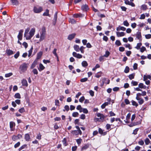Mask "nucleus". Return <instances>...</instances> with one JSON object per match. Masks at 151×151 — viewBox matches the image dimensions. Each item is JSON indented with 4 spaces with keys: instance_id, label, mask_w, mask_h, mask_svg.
I'll list each match as a JSON object with an SVG mask.
<instances>
[{
    "instance_id": "1",
    "label": "nucleus",
    "mask_w": 151,
    "mask_h": 151,
    "mask_svg": "<svg viewBox=\"0 0 151 151\" xmlns=\"http://www.w3.org/2000/svg\"><path fill=\"white\" fill-rule=\"evenodd\" d=\"M29 28H27L25 30L24 34V37H26V39L27 40H30L34 35L35 32V30L34 29H31L30 32H29V36L27 35L28 34V33L29 31Z\"/></svg>"
},
{
    "instance_id": "2",
    "label": "nucleus",
    "mask_w": 151,
    "mask_h": 151,
    "mask_svg": "<svg viewBox=\"0 0 151 151\" xmlns=\"http://www.w3.org/2000/svg\"><path fill=\"white\" fill-rule=\"evenodd\" d=\"M40 41L41 42L43 40L45 37L46 29L45 27H43L42 31L40 32Z\"/></svg>"
},
{
    "instance_id": "3",
    "label": "nucleus",
    "mask_w": 151,
    "mask_h": 151,
    "mask_svg": "<svg viewBox=\"0 0 151 151\" xmlns=\"http://www.w3.org/2000/svg\"><path fill=\"white\" fill-rule=\"evenodd\" d=\"M97 116L99 118H95L94 120L95 122H103L105 118V116L103 114H97Z\"/></svg>"
},
{
    "instance_id": "4",
    "label": "nucleus",
    "mask_w": 151,
    "mask_h": 151,
    "mask_svg": "<svg viewBox=\"0 0 151 151\" xmlns=\"http://www.w3.org/2000/svg\"><path fill=\"white\" fill-rule=\"evenodd\" d=\"M27 65L25 63L21 64L19 67V70L22 72H24L27 69Z\"/></svg>"
},
{
    "instance_id": "5",
    "label": "nucleus",
    "mask_w": 151,
    "mask_h": 151,
    "mask_svg": "<svg viewBox=\"0 0 151 151\" xmlns=\"http://www.w3.org/2000/svg\"><path fill=\"white\" fill-rule=\"evenodd\" d=\"M76 109H77L79 110L80 112H83L84 113H87L88 112L87 109L82 108L80 105L78 106Z\"/></svg>"
},
{
    "instance_id": "6",
    "label": "nucleus",
    "mask_w": 151,
    "mask_h": 151,
    "mask_svg": "<svg viewBox=\"0 0 151 151\" xmlns=\"http://www.w3.org/2000/svg\"><path fill=\"white\" fill-rule=\"evenodd\" d=\"M42 11V8L41 7H37L34 6L33 9L34 12L36 13H38L41 12Z\"/></svg>"
},
{
    "instance_id": "7",
    "label": "nucleus",
    "mask_w": 151,
    "mask_h": 151,
    "mask_svg": "<svg viewBox=\"0 0 151 151\" xmlns=\"http://www.w3.org/2000/svg\"><path fill=\"white\" fill-rule=\"evenodd\" d=\"M9 126L11 131H14L15 128H13V127H14L15 126V123L13 122H10L9 123Z\"/></svg>"
},
{
    "instance_id": "8",
    "label": "nucleus",
    "mask_w": 151,
    "mask_h": 151,
    "mask_svg": "<svg viewBox=\"0 0 151 151\" xmlns=\"http://www.w3.org/2000/svg\"><path fill=\"white\" fill-rule=\"evenodd\" d=\"M72 55L73 56L78 58L80 59L82 58V55L79 54L75 52H73Z\"/></svg>"
},
{
    "instance_id": "9",
    "label": "nucleus",
    "mask_w": 151,
    "mask_h": 151,
    "mask_svg": "<svg viewBox=\"0 0 151 151\" xmlns=\"http://www.w3.org/2000/svg\"><path fill=\"white\" fill-rule=\"evenodd\" d=\"M98 132L100 134L103 136H104L107 134L106 132H104L103 130L101 128H99Z\"/></svg>"
},
{
    "instance_id": "10",
    "label": "nucleus",
    "mask_w": 151,
    "mask_h": 151,
    "mask_svg": "<svg viewBox=\"0 0 151 151\" xmlns=\"http://www.w3.org/2000/svg\"><path fill=\"white\" fill-rule=\"evenodd\" d=\"M24 139L27 141H29L30 140L31 138L29 134L27 133L25 134Z\"/></svg>"
},
{
    "instance_id": "11",
    "label": "nucleus",
    "mask_w": 151,
    "mask_h": 151,
    "mask_svg": "<svg viewBox=\"0 0 151 151\" xmlns=\"http://www.w3.org/2000/svg\"><path fill=\"white\" fill-rule=\"evenodd\" d=\"M131 114H127V115L126 117V120H124L125 122L127 123H129L130 122L129 120L130 118Z\"/></svg>"
},
{
    "instance_id": "12",
    "label": "nucleus",
    "mask_w": 151,
    "mask_h": 151,
    "mask_svg": "<svg viewBox=\"0 0 151 151\" xmlns=\"http://www.w3.org/2000/svg\"><path fill=\"white\" fill-rule=\"evenodd\" d=\"M76 35V34L73 33L69 35L68 37V39L69 40H71L73 39Z\"/></svg>"
},
{
    "instance_id": "13",
    "label": "nucleus",
    "mask_w": 151,
    "mask_h": 151,
    "mask_svg": "<svg viewBox=\"0 0 151 151\" xmlns=\"http://www.w3.org/2000/svg\"><path fill=\"white\" fill-rule=\"evenodd\" d=\"M22 83L23 86H24L26 87L28 86V83L27 81L25 79H23L22 81Z\"/></svg>"
},
{
    "instance_id": "14",
    "label": "nucleus",
    "mask_w": 151,
    "mask_h": 151,
    "mask_svg": "<svg viewBox=\"0 0 151 151\" xmlns=\"http://www.w3.org/2000/svg\"><path fill=\"white\" fill-rule=\"evenodd\" d=\"M136 99L137 100H138V103L139 104H142L143 103L144 100L143 99L141 98H140L138 96H136Z\"/></svg>"
},
{
    "instance_id": "15",
    "label": "nucleus",
    "mask_w": 151,
    "mask_h": 151,
    "mask_svg": "<svg viewBox=\"0 0 151 151\" xmlns=\"http://www.w3.org/2000/svg\"><path fill=\"white\" fill-rule=\"evenodd\" d=\"M57 14L58 12H56L54 15V17L53 24L54 25H55V24H56L57 20Z\"/></svg>"
},
{
    "instance_id": "16",
    "label": "nucleus",
    "mask_w": 151,
    "mask_h": 151,
    "mask_svg": "<svg viewBox=\"0 0 151 151\" xmlns=\"http://www.w3.org/2000/svg\"><path fill=\"white\" fill-rule=\"evenodd\" d=\"M116 34L118 37H122L124 36L125 35L124 33L123 32H116Z\"/></svg>"
},
{
    "instance_id": "17",
    "label": "nucleus",
    "mask_w": 151,
    "mask_h": 151,
    "mask_svg": "<svg viewBox=\"0 0 151 151\" xmlns=\"http://www.w3.org/2000/svg\"><path fill=\"white\" fill-rule=\"evenodd\" d=\"M88 9V6L86 4L83 5L81 7L82 9L84 11H87Z\"/></svg>"
},
{
    "instance_id": "18",
    "label": "nucleus",
    "mask_w": 151,
    "mask_h": 151,
    "mask_svg": "<svg viewBox=\"0 0 151 151\" xmlns=\"http://www.w3.org/2000/svg\"><path fill=\"white\" fill-rule=\"evenodd\" d=\"M147 79H151V76L150 75H144L143 76V80L146 81Z\"/></svg>"
},
{
    "instance_id": "19",
    "label": "nucleus",
    "mask_w": 151,
    "mask_h": 151,
    "mask_svg": "<svg viewBox=\"0 0 151 151\" xmlns=\"http://www.w3.org/2000/svg\"><path fill=\"white\" fill-rule=\"evenodd\" d=\"M6 53L8 55H10L14 53L13 51L10 49L6 50Z\"/></svg>"
},
{
    "instance_id": "20",
    "label": "nucleus",
    "mask_w": 151,
    "mask_h": 151,
    "mask_svg": "<svg viewBox=\"0 0 151 151\" xmlns=\"http://www.w3.org/2000/svg\"><path fill=\"white\" fill-rule=\"evenodd\" d=\"M89 144H85L82 147V148L81 149V150L82 151L83 150H86L89 147Z\"/></svg>"
},
{
    "instance_id": "21",
    "label": "nucleus",
    "mask_w": 151,
    "mask_h": 151,
    "mask_svg": "<svg viewBox=\"0 0 151 151\" xmlns=\"http://www.w3.org/2000/svg\"><path fill=\"white\" fill-rule=\"evenodd\" d=\"M126 29L125 27H121L119 26L118 27L116 28V30L117 31L121 30L123 31L125 30Z\"/></svg>"
},
{
    "instance_id": "22",
    "label": "nucleus",
    "mask_w": 151,
    "mask_h": 151,
    "mask_svg": "<svg viewBox=\"0 0 151 151\" xmlns=\"http://www.w3.org/2000/svg\"><path fill=\"white\" fill-rule=\"evenodd\" d=\"M45 68V67L43 66V65L41 63H40L39 65V68H38V69L39 71H41L43 70Z\"/></svg>"
},
{
    "instance_id": "23",
    "label": "nucleus",
    "mask_w": 151,
    "mask_h": 151,
    "mask_svg": "<svg viewBox=\"0 0 151 151\" xmlns=\"http://www.w3.org/2000/svg\"><path fill=\"white\" fill-rule=\"evenodd\" d=\"M74 50L76 52H78L80 51V47L78 45H75L73 46Z\"/></svg>"
},
{
    "instance_id": "24",
    "label": "nucleus",
    "mask_w": 151,
    "mask_h": 151,
    "mask_svg": "<svg viewBox=\"0 0 151 151\" xmlns=\"http://www.w3.org/2000/svg\"><path fill=\"white\" fill-rule=\"evenodd\" d=\"M141 33L140 32L138 31L136 33V37L138 39L140 40L141 38Z\"/></svg>"
},
{
    "instance_id": "25",
    "label": "nucleus",
    "mask_w": 151,
    "mask_h": 151,
    "mask_svg": "<svg viewBox=\"0 0 151 151\" xmlns=\"http://www.w3.org/2000/svg\"><path fill=\"white\" fill-rule=\"evenodd\" d=\"M13 5H17L18 4V1L17 0H10Z\"/></svg>"
},
{
    "instance_id": "26",
    "label": "nucleus",
    "mask_w": 151,
    "mask_h": 151,
    "mask_svg": "<svg viewBox=\"0 0 151 151\" xmlns=\"http://www.w3.org/2000/svg\"><path fill=\"white\" fill-rule=\"evenodd\" d=\"M42 54V52H40L38 53L37 55V58L36 59L37 60L40 59L41 58Z\"/></svg>"
},
{
    "instance_id": "27",
    "label": "nucleus",
    "mask_w": 151,
    "mask_h": 151,
    "mask_svg": "<svg viewBox=\"0 0 151 151\" xmlns=\"http://www.w3.org/2000/svg\"><path fill=\"white\" fill-rule=\"evenodd\" d=\"M63 145L64 146H67L68 145V143L67 142V141L65 138H64L62 141Z\"/></svg>"
},
{
    "instance_id": "28",
    "label": "nucleus",
    "mask_w": 151,
    "mask_h": 151,
    "mask_svg": "<svg viewBox=\"0 0 151 151\" xmlns=\"http://www.w3.org/2000/svg\"><path fill=\"white\" fill-rule=\"evenodd\" d=\"M88 64L86 61H83L82 63V65L83 67H86L88 66Z\"/></svg>"
},
{
    "instance_id": "29",
    "label": "nucleus",
    "mask_w": 151,
    "mask_h": 151,
    "mask_svg": "<svg viewBox=\"0 0 151 151\" xmlns=\"http://www.w3.org/2000/svg\"><path fill=\"white\" fill-rule=\"evenodd\" d=\"M69 22L72 24H74L76 22V21L74 19L71 18L69 19Z\"/></svg>"
},
{
    "instance_id": "30",
    "label": "nucleus",
    "mask_w": 151,
    "mask_h": 151,
    "mask_svg": "<svg viewBox=\"0 0 151 151\" xmlns=\"http://www.w3.org/2000/svg\"><path fill=\"white\" fill-rule=\"evenodd\" d=\"M102 73L101 71L99 72L96 74L95 76L96 78H99L101 76Z\"/></svg>"
},
{
    "instance_id": "31",
    "label": "nucleus",
    "mask_w": 151,
    "mask_h": 151,
    "mask_svg": "<svg viewBox=\"0 0 151 151\" xmlns=\"http://www.w3.org/2000/svg\"><path fill=\"white\" fill-rule=\"evenodd\" d=\"M71 133L73 135L76 136L78 135V131L77 130H72L71 131Z\"/></svg>"
},
{
    "instance_id": "32",
    "label": "nucleus",
    "mask_w": 151,
    "mask_h": 151,
    "mask_svg": "<svg viewBox=\"0 0 151 151\" xmlns=\"http://www.w3.org/2000/svg\"><path fill=\"white\" fill-rule=\"evenodd\" d=\"M49 10L47 9L46 11L44 13L43 15L44 16H49Z\"/></svg>"
},
{
    "instance_id": "33",
    "label": "nucleus",
    "mask_w": 151,
    "mask_h": 151,
    "mask_svg": "<svg viewBox=\"0 0 151 151\" xmlns=\"http://www.w3.org/2000/svg\"><path fill=\"white\" fill-rule=\"evenodd\" d=\"M146 86H144L143 84V83H139V87L141 88H145Z\"/></svg>"
},
{
    "instance_id": "34",
    "label": "nucleus",
    "mask_w": 151,
    "mask_h": 151,
    "mask_svg": "<svg viewBox=\"0 0 151 151\" xmlns=\"http://www.w3.org/2000/svg\"><path fill=\"white\" fill-rule=\"evenodd\" d=\"M27 145L26 144H24L22 145V146L20 147L19 149V151H21L22 149H24L26 147H27Z\"/></svg>"
},
{
    "instance_id": "35",
    "label": "nucleus",
    "mask_w": 151,
    "mask_h": 151,
    "mask_svg": "<svg viewBox=\"0 0 151 151\" xmlns=\"http://www.w3.org/2000/svg\"><path fill=\"white\" fill-rule=\"evenodd\" d=\"M115 44L117 46H119L121 45V43L120 40H116Z\"/></svg>"
},
{
    "instance_id": "36",
    "label": "nucleus",
    "mask_w": 151,
    "mask_h": 151,
    "mask_svg": "<svg viewBox=\"0 0 151 151\" xmlns=\"http://www.w3.org/2000/svg\"><path fill=\"white\" fill-rule=\"evenodd\" d=\"M142 44L141 43H138L137 46L135 47V48H136L137 50H139L140 48V47L142 46Z\"/></svg>"
},
{
    "instance_id": "37",
    "label": "nucleus",
    "mask_w": 151,
    "mask_h": 151,
    "mask_svg": "<svg viewBox=\"0 0 151 151\" xmlns=\"http://www.w3.org/2000/svg\"><path fill=\"white\" fill-rule=\"evenodd\" d=\"M145 144L146 145H148L150 142V141L149 139L147 138L145 139Z\"/></svg>"
},
{
    "instance_id": "38",
    "label": "nucleus",
    "mask_w": 151,
    "mask_h": 151,
    "mask_svg": "<svg viewBox=\"0 0 151 151\" xmlns=\"http://www.w3.org/2000/svg\"><path fill=\"white\" fill-rule=\"evenodd\" d=\"M135 74L134 73H132L129 75V78L130 80H132L134 78Z\"/></svg>"
},
{
    "instance_id": "39",
    "label": "nucleus",
    "mask_w": 151,
    "mask_h": 151,
    "mask_svg": "<svg viewBox=\"0 0 151 151\" xmlns=\"http://www.w3.org/2000/svg\"><path fill=\"white\" fill-rule=\"evenodd\" d=\"M129 68L127 66H126L124 70V72L126 73H127L129 72Z\"/></svg>"
},
{
    "instance_id": "40",
    "label": "nucleus",
    "mask_w": 151,
    "mask_h": 151,
    "mask_svg": "<svg viewBox=\"0 0 151 151\" xmlns=\"http://www.w3.org/2000/svg\"><path fill=\"white\" fill-rule=\"evenodd\" d=\"M14 97L15 98L17 99H20L21 98L20 94L19 93H16L15 94Z\"/></svg>"
},
{
    "instance_id": "41",
    "label": "nucleus",
    "mask_w": 151,
    "mask_h": 151,
    "mask_svg": "<svg viewBox=\"0 0 151 151\" xmlns=\"http://www.w3.org/2000/svg\"><path fill=\"white\" fill-rule=\"evenodd\" d=\"M139 128H137L135 129L134 130L132 134H134V135H136L137 134V132L139 130Z\"/></svg>"
},
{
    "instance_id": "42",
    "label": "nucleus",
    "mask_w": 151,
    "mask_h": 151,
    "mask_svg": "<svg viewBox=\"0 0 151 151\" xmlns=\"http://www.w3.org/2000/svg\"><path fill=\"white\" fill-rule=\"evenodd\" d=\"M110 54V53L108 51H106V52L105 54L104 55V56L106 58H107Z\"/></svg>"
},
{
    "instance_id": "43",
    "label": "nucleus",
    "mask_w": 151,
    "mask_h": 151,
    "mask_svg": "<svg viewBox=\"0 0 151 151\" xmlns=\"http://www.w3.org/2000/svg\"><path fill=\"white\" fill-rule=\"evenodd\" d=\"M85 47H83V46H81L80 48V51H81V52L83 53L84 52V49H85Z\"/></svg>"
},
{
    "instance_id": "44",
    "label": "nucleus",
    "mask_w": 151,
    "mask_h": 151,
    "mask_svg": "<svg viewBox=\"0 0 151 151\" xmlns=\"http://www.w3.org/2000/svg\"><path fill=\"white\" fill-rule=\"evenodd\" d=\"M19 55V52L18 51L14 55V56L15 58L17 59Z\"/></svg>"
},
{
    "instance_id": "45",
    "label": "nucleus",
    "mask_w": 151,
    "mask_h": 151,
    "mask_svg": "<svg viewBox=\"0 0 151 151\" xmlns=\"http://www.w3.org/2000/svg\"><path fill=\"white\" fill-rule=\"evenodd\" d=\"M17 136L16 135H13L12 137V139L13 141H15L18 139Z\"/></svg>"
},
{
    "instance_id": "46",
    "label": "nucleus",
    "mask_w": 151,
    "mask_h": 151,
    "mask_svg": "<svg viewBox=\"0 0 151 151\" xmlns=\"http://www.w3.org/2000/svg\"><path fill=\"white\" fill-rule=\"evenodd\" d=\"M141 8L143 10H146L147 9V6L145 4H143L142 5Z\"/></svg>"
},
{
    "instance_id": "47",
    "label": "nucleus",
    "mask_w": 151,
    "mask_h": 151,
    "mask_svg": "<svg viewBox=\"0 0 151 151\" xmlns=\"http://www.w3.org/2000/svg\"><path fill=\"white\" fill-rule=\"evenodd\" d=\"M20 145V142H18L17 143H16L15 145H14V147L15 148H17V147H19Z\"/></svg>"
},
{
    "instance_id": "48",
    "label": "nucleus",
    "mask_w": 151,
    "mask_h": 151,
    "mask_svg": "<svg viewBox=\"0 0 151 151\" xmlns=\"http://www.w3.org/2000/svg\"><path fill=\"white\" fill-rule=\"evenodd\" d=\"M22 34H20V33H19L17 37L19 40H21L22 38Z\"/></svg>"
},
{
    "instance_id": "49",
    "label": "nucleus",
    "mask_w": 151,
    "mask_h": 151,
    "mask_svg": "<svg viewBox=\"0 0 151 151\" xmlns=\"http://www.w3.org/2000/svg\"><path fill=\"white\" fill-rule=\"evenodd\" d=\"M12 73H6L5 74V77H9L11 76L12 75Z\"/></svg>"
},
{
    "instance_id": "50",
    "label": "nucleus",
    "mask_w": 151,
    "mask_h": 151,
    "mask_svg": "<svg viewBox=\"0 0 151 151\" xmlns=\"http://www.w3.org/2000/svg\"><path fill=\"white\" fill-rule=\"evenodd\" d=\"M85 100V97L84 96H82L79 99V101L80 102L82 103Z\"/></svg>"
},
{
    "instance_id": "51",
    "label": "nucleus",
    "mask_w": 151,
    "mask_h": 151,
    "mask_svg": "<svg viewBox=\"0 0 151 151\" xmlns=\"http://www.w3.org/2000/svg\"><path fill=\"white\" fill-rule=\"evenodd\" d=\"M88 80V78H82L81 79L80 81L82 82H84Z\"/></svg>"
},
{
    "instance_id": "52",
    "label": "nucleus",
    "mask_w": 151,
    "mask_h": 151,
    "mask_svg": "<svg viewBox=\"0 0 151 151\" xmlns=\"http://www.w3.org/2000/svg\"><path fill=\"white\" fill-rule=\"evenodd\" d=\"M124 46L126 47L129 48V49L130 50L132 49V47L130 46V45L129 44H125L124 45Z\"/></svg>"
},
{
    "instance_id": "53",
    "label": "nucleus",
    "mask_w": 151,
    "mask_h": 151,
    "mask_svg": "<svg viewBox=\"0 0 151 151\" xmlns=\"http://www.w3.org/2000/svg\"><path fill=\"white\" fill-rule=\"evenodd\" d=\"M36 64H37V61H35V60L34 62L32 64V65L31 66V68H34V67H35V66L36 65Z\"/></svg>"
},
{
    "instance_id": "54",
    "label": "nucleus",
    "mask_w": 151,
    "mask_h": 151,
    "mask_svg": "<svg viewBox=\"0 0 151 151\" xmlns=\"http://www.w3.org/2000/svg\"><path fill=\"white\" fill-rule=\"evenodd\" d=\"M123 24L124 25L127 27L129 25V23L127 22V20L124 21L123 22Z\"/></svg>"
},
{
    "instance_id": "55",
    "label": "nucleus",
    "mask_w": 151,
    "mask_h": 151,
    "mask_svg": "<svg viewBox=\"0 0 151 151\" xmlns=\"http://www.w3.org/2000/svg\"><path fill=\"white\" fill-rule=\"evenodd\" d=\"M41 135L40 134V133H39L37 135L36 138L37 139L40 140L41 139Z\"/></svg>"
},
{
    "instance_id": "56",
    "label": "nucleus",
    "mask_w": 151,
    "mask_h": 151,
    "mask_svg": "<svg viewBox=\"0 0 151 151\" xmlns=\"http://www.w3.org/2000/svg\"><path fill=\"white\" fill-rule=\"evenodd\" d=\"M81 141L82 139L81 138H79L76 140V142L78 145H80L81 144Z\"/></svg>"
},
{
    "instance_id": "57",
    "label": "nucleus",
    "mask_w": 151,
    "mask_h": 151,
    "mask_svg": "<svg viewBox=\"0 0 151 151\" xmlns=\"http://www.w3.org/2000/svg\"><path fill=\"white\" fill-rule=\"evenodd\" d=\"M133 86H137L138 84L137 82L135 81H132L131 82Z\"/></svg>"
},
{
    "instance_id": "58",
    "label": "nucleus",
    "mask_w": 151,
    "mask_h": 151,
    "mask_svg": "<svg viewBox=\"0 0 151 151\" xmlns=\"http://www.w3.org/2000/svg\"><path fill=\"white\" fill-rule=\"evenodd\" d=\"M106 129L107 130L111 128V125L109 124H107L106 125Z\"/></svg>"
},
{
    "instance_id": "59",
    "label": "nucleus",
    "mask_w": 151,
    "mask_h": 151,
    "mask_svg": "<svg viewBox=\"0 0 151 151\" xmlns=\"http://www.w3.org/2000/svg\"><path fill=\"white\" fill-rule=\"evenodd\" d=\"M56 51L57 49L55 48L54 49L53 51V53L54 55L57 57H58V55L56 53Z\"/></svg>"
},
{
    "instance_id": "60",
    "label": "nucleus",
    "mask_w": 151,
    "mask_h": 151,
    "mask_svg": "<svg viewBox=\"0 0 151 151\" xmlns=\"http://www.w3.org/2000/svg\"><path fill=\"white\" fill-rule=\"evenodd\" d=\"M80 119H84L86 118V116L84 114H82L80 117Z\"/></svg>"
},
{
    "instance_id": "61",
    "label": "nucleus",
    "mask_w": 151,
    "mask_h": 151,
    "mask_svg": "<svg viewBox=\"0 0 151 151\" xmlns=\"http://www.w3.org/2000/svg\"><path fill=\"white\" fill-rule=\"evenodd\" d=\"M132 105L133 106H137L138 105L137 102L133 100H132Z\"/></svg>"
},
{
    "instance_id": "62",
    "label": "nucleus",
    "mask_w": 151,
    "mask_h": 151,
    "mask_svg": "<svg viewBox=\"0 0 151 151\" xmlns=\"http://www.w3.org/2000/svg\"><path fill=\"white\" fill-rule=\"evenodd\" d=\"M145 38L147 39H150L151 38V35L150 34L145 35Z\"/></svg>"
},
{
    "instance_id": "63",
    "label": "nucleus",
    "mask_w": 151,
    "mask_h": 151,
    "mask_svg": "<svg viewBox=\"0 0 151 151\" xmlns=\"http://www.w3.org/2000/svg\"><path fill=\"white\" fill-rule=\"evenodd\" d=\"M54 128L55 129L57 130L59 128V127L58 126V125L57 124V123H55V124Z\"/></svg>"
},
{
    "instance_id": "64",
    "label": "nucleus",
    "mask_w": 151,
    "mask_h": 151,
    "mask_svg": "<svg viewBox=\"0 0 151 151\" xmlns=\"http://www.w3.org/2000/svg\"><path fill=\"white\" fill-rule=\"evenodd\" d=\"M138 143L140 145H142L144 144V142L142 140H141L138 141Z\"/></svg>"
}]
</instances>
